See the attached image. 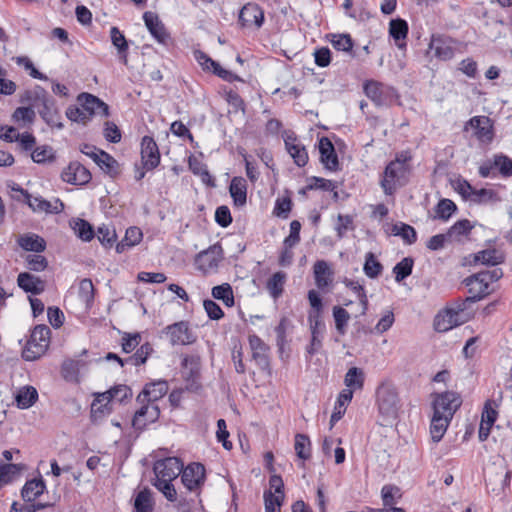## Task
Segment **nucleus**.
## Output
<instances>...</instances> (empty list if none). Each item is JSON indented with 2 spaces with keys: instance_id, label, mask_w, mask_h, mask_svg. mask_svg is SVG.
<instances>
[{
  "instance_id": "5701e85b",
  "label": "nucleus",
  "mask_w": 512,
  "mask_h": 512,
  "mask_svg": "<svg viewBox=\"0 0 512 512\" xmlns=\"http://www.w3.org/2000/svg\"><path fill=\"white\" fill-rule=\"evenodd\" d=\"M459 312L453 309L439 313L434 319V329L438 332H446L460 324Z\"/></svg>"
},
{
  "instance_id": "a19ab883",
  "label": "nucleus",
  "mask_w": 512,
  "mask_h": 512,
  "mask_svg": "<svg viewBox=\"0 0 512 512\" xmlns=\"http://www.w3.org/2000/svg\"><path fill=\"white\" fill-rule=\"evenodd\" d=\"M212 296L217 300H222L228 307L234 305L233 290L230 284L224 283L212 288Z\"/></svg>"
},
{
  "instance_id": "c03bdc74",
  "label": "nucleus",
  "mask_w": 512,
  "mask_h": 512,
  "mask_svg": "<svg viewBox=\"0 0 512 512\" xmlns=\"http://www.w3.org/2000/svg\"><path fill=\"white\" fill-rule=\"evenodd\" d=\"M382 269V264L376 260L374 254L372 252L367 253L363 267L366 276L369 278H376L381 274Z\"/></svg>"
},
{
  "instance_id": "9b49d317",
  "label": "nucleus",
  "mask_w": 512,
  "mask_h": 512,
  "mask_svg": "<svg viewBox=\"0 0 512 512\" xmlns=\"http://www.w3.org/2000/svg\"><path fill=\"white\" fill-rule=\"evenodd\" d=\"M61 178L72 185H84L91 180V173L81 163L75 161L62 171Z\"/></svg>"
},
{
  "instance_id": "bb28decb",
  "label": "nucleus",
  "mask_w": 512,
  "mask_h": 512,
  "mask_svg": "<svg viewBox=\"0 0 512 512\" xmlns=\"http://www.w3.org/2000/svg\"><path fill=\"white\" fill-rule=\"evenodd\" d=\"M17 243L22 249L35 253H41L46 249V241L34 233L21 235Z\"/></svg>"
},
{
  "instance_id": "69168bd1",
  "label": "nucleus",
  "mask_w": 512,
  "mask_h": 512,
  "mask_svg": "<svg viewBox=\"0 0 512 512\" xmlns=\"http://www.w3.org/2000/svg\"><path fill=\"white\" fill-rule=\"evenodd\" d=\"M338 238H343L347 231L353 230V218L350 215L339 214L335 227Z\"/></svg>"
},
{
  "instance_id": "6e6552de",
  "label": "nucleus",
  "mask_w": 512,
  "mask_h": 512,
  "mask_svg": "<svg viewBox=\"0 0 512 512\" xmlns=\"http://www.w3.org/2000/svg\"><path fill=\"white\" fill-rule=\"evenodd\" d=\"M183 485L189 491L199 490L205 482V467L201 463H191L180 473Z\"/></svg>"
},
{
  "instance_id": "f03ea898",
  "label": "nucleus",
  "mask_w": 512,
  "mask_h": 512,
  "mask_svg": "<svg viewBox=\"0 0 512 512\" xmlns=\"http://www.w3.org/2000/svg\"><path fill=\"white\" fill-rule=\"evenodd\" d=\"M411 159L408 154H400L394 161H391L384 172V179L381 185L386 194H392L397 186H402L406 182L408 165Z\"/></svg>"
},
{
  "instance_id": "2f4dec72",
  "label": "nucleus",
  "mask_w": 512,
  "mask_h": 512,
  "mask_svg": "<svg viewBox=\"0 0 512 512\" xmlns=\"http://www.w3.org/2000/svg\"><path fill=\"white\" fill-rule=\"evenodd\" d=\"M25 469L23 464L0 465V488L11 483Z\"/></svg>"
},
{
  "instance_id": "13d9d810",
  "label": "nucleus",
  "mask_w": 512,
  "mask_h": 512,
  "mask_svg": "<svg viewBox=\"0 0 512 512\" xmlns=\"http://www.w3.org/2000/svg\"><path fill=\"white\" fill-rule=\"evenodd\" d=\"M75 233L83 241H90L94 237L92 226L83 219H78L73 227Z\"/></svg>"
},
{
  "instance_id": "473e14b6",
  "label": "nucleus",
  "mask_w": 512,
  "mask_h": 512,
  "mask_svg": "<svg viewBox=\"0 0 512 512\" xmlns=\"http://www.w3.org/2000/svg\"><path fill=\"white\" fill-rule=\"evenodd\" d=\"M95 163L111 177H115L119 173L118 162L105 151H100V155H98Z\"/></svg>"
},
{
  "instance_id": "2eb2a0df",
  "label": "nucleus",
  "mask_w": 512,
  "mask_h": 512,
  "mask_svg": "<svg viewBox=\"0 0 512 512\" xmlns=\"http://www.w3.org/2000/svg\"><path fill=\"white\" fill-rule=\"evenodd\" d=\"M78 101L86 112L89 113L90 119L93 115H99L101 117H107L109 115V106L92 94L82 93L78 96Z\"/></svg>"
},
{
  "instance_id": "8fccbe9b",
  "label": "nucleus",
  "mask_w": 512,
  "mask_h": 512,
  "mask_svg": "<svg viewBox=\"0 0 512 512\" xmlns=\"http://www.w3.org/2000/svg\"><path fill=\"white\" fill-rule=\"evenodd\" d=\"M493 165L503 177L512 176V159L508 156L503 154L494 155Z\"/></svg>"
},
{
  "instance_id": "4be33fe9",
  "label": "nucleus",
  "mask_w": 512,
  "mask_h": 512,
  "mask_svg": "<svg viewBox=\"0 0 512 512\" xmlns=\"http://www.w3.org/2000/svg\"><path fill=\"white\" fill-rule=\"evenodd\" d=\"M17 283L20 288L32 294H40L45 289V282L39 277L28 272H22L17 277Z\"/></svg>"
},
{
  "instance_id": "f704fd0d",
  "label": "nucleus",
  "mask_w": 512,
  "mask_h": 512,
  "mask_svg": "<svg viewBox=\"0 0 512 512\" xmlns=\"http://www.w3.org/2000/svg\"><path fill=\"white\" fill-rule=\"evenodd\" d=\"M346 389L357 390L362 389L364 385V372L358 367L350 368L344 378Z\"/></svg>"
},
{
  "instance_id": "de8ad7c7",
  "label": "nucleus",
  "mask_w": 512,
  "mask_h": 512,
  "mask_svg": "<svg viewBox=\"0 0 512 512\" xmlns=\"http://www.w3.org/2000/svg\"><path fill=\"white\" fill-rule=\"evenodd\" d=\"M113 401V396L111 394V391L108 390L103 393H99L96 395V398L94 399L92 403V412L94 413H105L106 411L109 412L110 409L107 407L110 402Z\"/></svg>"
},
{
  "instance_id": "7c9ffc66",
  "label": "nucleus",
  "mask_w": 512,
  "mask_h": 512,
  "mask_svg": "<svg viewBox=\"0 0 512 512\" xmlns=\"http://www.w3.org/2000/svg\"><path fill=\"white\" fill-rule=\"evenodd\" d=\"M451 419L447 416H439L433 413L430 425V434L433 442H439L449 426Z\"/></svg>"
},
{
  "instance_id": "423d86ee",
  "label": "nucleus",
  "mask_w": 512,
  "mask_h": 512,
  "mask_svg": "<svg viewBox=\"0 0 512 512\" xmlns=\"http://www.w3.org/2000/svg\"><path fill=\"white\" fill-rule=\"evenodd\" d=\"M183 468V463L177 457H167L156 461L154 464V473L156 480L173 481L176 479Z\"/></svg>"
},
{
  "instance_id": "58836bf2",
  "label": "nucleus",
  "mask_w": 512,
  "mask_h": 512,
  "mask_svg": "<svg viewBox=\"0 0 512 512\" xmlns=\"http://www.w3.org/2000/svg\"><path fill=\"white\" fill-rule=\"evenodd\" d=\"M134 508L136 512L153 511V500L150 490L144 489L136 495L134 500Z\"/></svg>"
},
{
  "instance_id": "7ed1b4c3",
  "label": "nucleus",
  "mask_w": 512,
  "mask_h": 512,
  "mask_svg": "<svg viewBox=\"0 0 512 512\" xmlns=\"http://www.w3.org/2000/svg\"><path fill=\"white\" fill-rule=\"evenodd\" d=\"M50 329L46 325H37L28 340L23 351V357L27 361L38 359L45 353L50 343Z\"/></svg>"
},
{
  "instance_id": "39448f33",
  "label": "nucleus",
  "mask_w": 512,
  "mask_h": 512,
  "mask_svg": "<svg viewBox=\"0 0 512 512\" xmlns=\"http://www.w3.org/2000/svg\"><path fill=\"white\" fill-rule=\"evenodd\" d=\"M364 92L376 106L389 105L396 95V91L392 87L374 80H369L364 84Z\"/></svg>"
},
{
  "instance_id": "aec40b11",
  "label": "nucleus",
  "mask_w": 512,
  "mask_h": 512,
  "mask_svg": "<svg viewBox=\"0 0 512 512\" xmlns=\"http://www.w3.org/2000/svg\"><path fill=\"white\" fill-rule=\"evenodd\" d=\"M143 19L152 36L159 43L166 44L167 40L169 39V34L166 31L164 24L160 21L158 15L147 11L144 13Z\"/></svg>"
},
{
  "instance_id": "ea45409f",
  "label": "nucleus",
  "mask_w": 512,
  "mask_h": 512,
  "mask_svg": "<svg viewBox=\"0 0 512 512\" xmlns=\"http://www.w3.org/2000/svg\"><path fill=\"white\" fill-rule=\"evenodd\" d=\"M392 232L395 236H400L407 244H413L417 240V233L415 229L405 223L394 224Z\"/></svg>"
},
{
  "instance_id": "3c124183",
  "label": "nucleus",
  "mask_w": 512,
  "mask_h": 512,
  "mask_svg": "<svg viewBox=\"0 0 512 512\" xmlns=\"http://www.w3.org/2000/svg\"><path fill=\"white\" fill-rule=\"evenodd\" d=\"M294 448L299 458L306 460L310 457V440L306 435L297 434L295 436Z\"/></svg>"
},
{
  "instance_id": "412c9836",
  "label": "nucleus",
  "mask_w": 512,
  "mask_h": 512,
  "mask_svg": "<svg viewBox=\"0 0 512 512\" xmlns=\"http://www.w3.org/2000/svg\"><path fill=\"white\" fill-rule=\"evenodd\" d=\"M160 415L159 407L155 404L143 405L134 415L132 424L136 429L144 428L147 423L155 422Z\"/></svg>"
},
{
  "instance_id": "4c0bfd02",
  "label": "nucleus",
  "mask_w": 512,
  "mask_h": 512,
  "mask_svg": "<svg viewBox=\"0 0 512 512\" xmlns=\"http://www.w3.org/2000/svg\"><path fill=\"white\" fill-rule=\"evenodd\" d=\"M286 274L284 272L274 273L267 281V289L274 299H277L283 292Z\"/></svg>"
},
{
  "instance_id": "09e8293b",
  "label": "nucleus",
  "mask_w": 512,
  "mask_h": 512,
  "mask_svg": "<svg viewBox=\"0 0 512 512\" xmlns=\"http://www.w3.org/2000/svg\"><path fill=\"white\" fill-rule=\"evenodd\" d=\"M94 285L91 279L85 278L82 279L79 283L78 294L79 298L89 306L94 299Z\"/></svg>"
},
{
  "instance_id": "a211bd4d",
  "label": "nucleus",
  "mask_w": 512,
  "mask_h": 512,
  "mask_svg": "<svg viewBox=\"0 0 512 512\" xmlns=\"http://www.w3.org/2000/svg\"><path fill=\"white\" fill-rule=\"evenodd\" d=\"M320 160L326 169L337 171L339 161L332 142L327 137H322L319 141Z\"/></svg>"
},
{
  "instance_id": "4468645a",
  "label": "nucleus",
  "mask_w": 512,
  "mask_h": 512,
  "mask_svg": "<svg viewBox=\"0 0 512 512\" xmlns=\"http://www.w3.org/2000/svg\"><path fill=\"white\" fill-rule=\"evenodd\" d=\"M252 360L263 371L269 370L268 346L256 335L249 336Z\"/></svg>"
},
{
  "instance_id": "bf43d9fd",
  "label": "nucleus",
  "mask_w": 512,
  "mask_h": 512,
  "mask_svg": "<svg viewBox=\"0 0 512 512\" xmlns=\"http://www.w3.org/2000/svg\"><path fill=\"white\" fill-rule=\"evenodd\" d=\"M28 269L36 272L44 271L48 266L47 259L40 254H29L25 257Z\"/></svg>"
},
{
  "instance_id": "a878e982",
  "label": "nucleus",
  "mask_w": 512,
  "mask_h": 512,
  "mask_svg": "<svg viewBox=\"0 0 512 512\" xmlns=\"http://www.w3.org/2000/svg\"><path fill=\"white\" fill-rule=\"evenodd\" d=\"M315 284L319 289L326 288L331 282L333 271L325 260H318L313 266Z\"/></svg>"
},
{
  "instance_id": "72a5a7b5",
  "label": "nucleus",
  "mask_w": 512,
  "mask_h": 512,
  "mask_svg": "<svg viewBox=\"0 0 512 512\" xmlns=\"http://www.w3.org/2000/svg\"><path fill=\"white\" fill-rule=\"evenodd\" d=\"M38 399V392L32 386H26L19 390L16 395L17 406L21 409L31 407Z\"/></svg>"
},
{
  "instance_id": "6e6d98bb",
  "label": "nucleus",
  "mask_w": 512,
  "mask_h": 512,
  "mask_svg": "<svg viewBox=\"0 0 512 512\" xmlns=\"http://www.w3.org/2000/svg\"><path fill=\"white\" fill-rule=\"evenodd\" d=\"M333 317L337 331L343 335L345 333V327L350 319L349 313L344 308L335 306L333 308Z\"/></svg>"
},
{
  "instance_id": "0e129e2a",
  "label": "nucleus",
  "mask_w": 512,
  "mask_h": 512,
  "mask_svg": "<svg viewBox=\"0 0 512 512\" xmlns=\"http://www.w3.org/2000/svg\"><path fill=\"white\" fill-rule=\"evenodd\" d=\"M66 116L69 120L82 124H86L90 120L89 113H87L83 107H68L66 110Z\"/></svg>"
},
{
  "instance_id": "c756f323",
  "label": "nucleus",
  "mask_w": 512,
  "mask_h": 512,
  "mask_svg": "<svg viewBox=\"0 0 512 512\" xmlns=\"http://www.w3.org/2000/svg\"><path fill=\"white\" fill-rule=\"evenodd\" d=\"M353 398V391L351 389H343L337 399V402L334 407V411L331 415L330 423L333 425L337 421H339L346 411L347 404Z\"/></svg>"
},
{
  "instance_id": "79ce46f5",
  "label": "nucleus",
  "mask_w": 512,
  "mask_h": 512,
  "mask_svg": "<svg viewBox=\"0 0 512 512\" xmlns=\"http://www.w3.org/2000/svg\"><path fill=\"white\" fill-rule=\"evenodd\" d=\"M430 49L434 51L435 55L442 59L448 60L453 57V49L446 45L440 37H432Z\"/></svg>"
},
{
  "instance_id": "6ab92c4d",
  "label": "nucleus",
  "mask_w": 512,
  "mask_h": 512,
  "mask_svg": "<svg viewBox=\"0 0 512 512\" xmlns=\"http://www.w3.org/2000/svg\"><path fill=\"white\" fill-rule=\"evenodd\" d=\"M284 142L286 150L293 158L294 163L299 167L305 166L308 162V153L304 145L298 141L294 134L287 135Z\"/></svg>"
},
{
  "instance_id": "37998d69",
  "label": "nucleus",
  "mask_w": 512,
  "mask_h": 512,
  "mask_svg": "<svg viewBox=\"0 0 512 512\" xmlns=\"http://www.w3.org/2000/svg\"><path fill=\"white\" fill-rule=\"evenodd\" d=\"M457 207L455 203L450 199H442L438 202L435 208V218H439L443 221H447L452 214L456 211Z\"/></svg>"
},
{
  "instance_id": "5fc2aeb1",
  "label": "nucleus",
  "mask_w": 512,
  "mask_h": 512,
  "mask_svg": "<svg viewBox=\"0 0 512 512\" xmlns=\"http://www.w3.org/2000/svg\"><path fill=\"white\" fill-rule=\"evenodd\" d=\"M331 43L339 51L351 52L353 48V40L349 34L333 35Z\"/></svg>"
},
{
  "instance_id": "f257e3e1",
  "label": "nucleus",
  "mask_w": 512,
  "mask_h": 512,
  "mask_svg": "<svg viewBox=\"0 0 512 512\" xmlns=\"http://www.w3.org/2000/svg\"><path fill=\"white\" fill-rule=\"evenodd\" d=\"M377 406L383 426L396 420L399 411V398L396 389L390 384H381L376 391Z\"/></svg>"
},
{
  "instance_id": "b1692460",
  "label": "nucleus",
  "mask_w": 512,
  "mask_h": 512,
  "mask_svg": "<svg viewBox=\"0 0 512 512\" xmlns=\"http://www.w3.org/2000/svg\"><path fill=\"white\" fill-rule=\"evenodd\" d=\"M229 192L233 199L234 205L237 207H242L246 204L247 201V183L243 177H233L230 186Z\"/></svg>"
},
{
  "instance_id": "dca6fc26",
  "label": "nucleus",
  "mask_w": 512,
  "mask_h": 512,
  "mask_svg": "<svg viewBox=\"0 0 512 512\" xmlns=\"http://www.w3.org/2000/svg\"><path fill=\"white\" fill-rule=\"evenodd\" d=\"M167 334L173 345H187L195 341L189 330L188 323L181 321L167 327Z\"/></svg>"
},
{
  "instance_id": "052dcab7",
  "label": "nucleus",
  "mask_w": 512,
  "mask_h": 512,
  "mask_svg": "<svg viewBox=\"0 0 512 512\" xmlns=\"http://www.w3.org/2000/svg\"><path fill=\"white\" fill-rule=\"evenodd\" d=\"M345 285L358 295L359 302L362 306L361 314H365L368 309V298L362 285L353 280H346Z\"/></svg>"
},
{
  "instance_id": "c9c22d12",
  "label": "nucleus",
  "mask_w": 512,
  "mask_h": 512,
  "mask_svg": "<svg viewBox=\"0 0 512 512\" xmlns=\"http://www.w3.org/2000/svg\"><path fill=\"white\" fill-rule=\"evenodd\" d=\"M110 37L112 44L117 48L121 61L127 64V50L128 43L125 36L119 31L117 27H112L110 30Z\"/></svg>"
},
{
  "instance_id": "338daca9",
  "label": "nucleus",
  "mask_w": 512,
  "mask_h": 512,
  "mask_svg": "<svg viewBox=\"0 0 512 512\" xmlns=\"http://www.w3.org/2000/svg\"><path fill=\"white\" fill-rule=\"evenodd\" d=\"M300 229L301 224L299 221L293 220L290 223V234L284 240V245L286 248H292L300 241Z\"/></svg>"
},
{
  "instance_id": "49530a36",
  "label": "nucleus",
  "mask_w": 512,
  "mask_h": 512,
  "mask_svg": "<svg viewBox=\"0 0 512 512\" xmlns=\"http://www.w3.org/2000/svg\"><path fill=\"white\" fill-rule=\"evenodd\" d=\"M413 264V259L410 257L403 258L399 263H397L393 268L395 280L397 282H401L408 277L412 273Z\"/></svg>"
},
{
  "instance_id": "20e7f679",
  "label": "nucleus",
  "mask_w": 512,
  "mask_h": 512,
  "mask_svg": "<svg viewBox=\"0 0 512 512\" xmlns=\"http://www.w3.org/2000/svg\"><path fill=\"white\" fill-rule=\"evenodd\" d=\"M461 403V397L457 393L446 391L436 396L433 402V413L452 419L457 409L461 406Z\"/></svg>"
},
{
  "instance_id": "e2e57ef3",
  "label": "nucleus",
  "mask_w": 512,
  "mask_h": 512,
  "mask_svg": "<svg viewBox=\"0 0 512 512\" xmlns=\"http://www.w3.org/2000/svg\"><path fill=\"white\" fill-rule=\"evenodd\" d=\"M15 62L23 66L25 70L29 71V75L32 78L39 79V80H48V77L44 75L43 73L39 72L35 67L32 61L26 57V56H19L15 58Z\"/></svg>"
},
{
  "instance_id": "0eeeda50",
  "label": "nucleus",
  "mask_w": 512,
  "mask_h": 512,
  "mask_svg": "<svg viewBox=\"0 0 512 512\" xmlns=\"http://www.w3.org/2000/svg\"><path fill=\"white\" fill-rule=\"evenodd\" d=\"M474 130L473 135L478 141L482 143H491L494 138V128L492 120L487 116H474L472 117L464 127V130L468 128Z\"/></svg>"
},
{
  "instance_id": "4d7b16f0",
  "label": "nucleus",
  "mask_w": 512,
  "mask_h": 512,
  "mask_svg": "<svg viewBox=\"0 0 512 512\" xmlns=\"http://www.w3.org/2000/svg\"><path fill=\"white\" fill-rule=\"evenodd\" d=\"M25 98L29 101H32L34 106H42L43 103H47L49 100L52 99L48 96L46 90L40 86H36L32 91H27L25 93Z\"/></svg>"
},
{
  "instance_id": "1a4fd4ad",
  "label": "nucleus",
  "mask_w": 512,
  "mask_h": 512,
  "mask_svg": "<svg viewBox=\"0 0 512 512\" xmlns=\"http://www.w3.org/2000/svg\"><path fill=\"white\" fill-rule=\"evenodd\" d=\"M223 259V249L219 244L210 246L207 250L200 252L196 257V265L204 273L217 269Z\"/></svg>"
},
{
  "instance_id": "680f3d73",
  "label": "nucleus",
  "mask_w": 512,
  "mask_h": 512,
  "mask_svg": "<svg viewBox=\"0 0 512 512\" xmlns=\"http://www.w3.org/2000/svg\"><path fill=\"white\" fill-rule=\"evenodd\" d=\"M284 495H274L271 491L265 492V512H280Z\"/></svg>"
},
{
  "instance_id": "774afa93",
  "label": "nucleus",
  "mask_w": 512,
  "mask_h": 512,
  "mask_svg": "<svg viewBox=\"0 0 512 512\" xmlns=\"http://www.w3.org/2000/svg\"><path fill=\"white\" fill-rule=\"evenodd\" d=\"M154 485L169 501L173 502L177 499V492L172 481L155 480Z\"/></svg>"
},
{
  "instance_id": "cd10ccee",
  "label": "nucleus",
  "mask_w": 512,
  "mask_h": 512,
  "mask_svg": "<svg viewBox=\"0 0 512 512\" xmlns=\"http://www.w3.org/2000/svg\"><path fill=\"white\" fill-rule=\"evenodd\" d=\"M45 489L46 484L41 478L32 479L23 486L21 497L25 502H33L44 493Z\"/></svg>"
},
{
  "instance_id": "a18cd8bd",
  "label": "nucleus",
  "mask_w": 512,
  "mask_h": 512,
  "mask_svg": "<svg viewBox=\"0 0 512 512\" xmlns=\"http://www.w3.org/2000/svg\"><path fill=\"white\" fill-rule=\"evenodd\" d=\"M26 203L35 212H49L51 211V204L47 200L39 196H33L27 191L23 192Z\"/></svg>"
},
{
  "instance_id": "c85d7f7f",
  "label": "nucleus",
  "mask_w": 512,
  "mask_h": 512,
  "mask_svg": "<svg viewBox=\"0 0 512 512\" xmlns=\"http://www.w3.org/2000/svg\"><path fill=\"white\" fill-rule=\"evenodd\" d=\"M389 33L395 40L398 48L402 49L406 46L405 39L408 34V24L403 19H393L389 24Z\"/></svg>"
},
{
  "instance_id": "603ef678",
  "label": "nucleus",
  "mask_w": 512,
  "mask_h": 512,
  "mask_svg": "<svg viewBox=\"0 0 512 512\" xmlns=\"http://www.w3.org/2000/svg\"><path fill=\"white\" fill-rule=\"evenodd\" d=\"M32 160L36 163H46L54 160V150L52 147L43 145L34 149L31 154Z\"/></svg>"
},
{
  "instance_id": "ddd939ff",
  "label": "nucleus",
  "mask_w": 512,
  "mask_h": 512,
  "mask_svg": "<svg viewBox=\"0 0 512 512\" xmlns=\"http://www.w3.org/2000/svg\"><path fill=\"white\" fill-rule=\"evenodd\" d=\"M141 158L144 168L148 170L154 169L159 165L160 153L158 146L152 137H143L141 142Z\"/></svg>"
},
{
  "instance_id": "864d4df0",
  "label": "nucleus",
  "mask_w": 512,
  "mask_h": 512,
  "mask_svg": "<svg viewBox=\"0 0 512 512\" xmlns=\"http://www.w3.org/2000/svg\"><path fill=\"white\" fill-rule=\"evenodd\" d=\"M152 351L151 346L148 343L141 345V347L136 351V353L132 356H129L125 359L126 364H131L134 366H139L146 362V359L150 352Z\"/></svg>"
},
{
  "instance_id": "f8f14e48",
  "label": "nucleus",
  "mask_w": 512,
  "mask_h": 512,
  "mask_svg": "<svg viewBox=\"0 0 512 512\" xmlns=\"http://www.w3.org/2000/svg\"><path fill=\"white\" fill-rule=\"evenodd\" d=\"M239 22L243 27L259 29L264 22V12L258 5L248 3L240 10Z\"/></svg>"
},
{
  "instance_id": "f3484780",
  "label": "nucleus",
  "mask_w": 512,
  "mask_h": 512,
  "mask_svg": "<svg viewBox=\"0 0 512 512\" xmlns=\"http://www.w3.org/2000/svg\"><path fill=\"white\" fill-rule=\"evenodd\" d=\"M168 383L165 380H158L146 384L143 391L138 395L137 400L141 403L147 401L156 402L168 392Z\"/></svg>"
},
{
  "instance_id": "393cba45",
  "label": "nucleus",
  "mask_w": 512,
  "mask_h": 512,
  "mask_svg": "<svg viewBox=\"0 0 512 512\" xmlns=\"http://www.w3.org/2000/svg\"><path fill=\"white\" fill-rule=\"evenodd\" d=\"M39 114L42 119L51 128L62 129L63 123L61 122V115L58 109L55 107V101L53 99L43 103L42 108L39 110Z\"/></svg>"
},
{
  "instance_id": "e433bc0d",
  "label": "nucleus",
  "mask_w": 512,
  "mask_h": 512,
  "mask_svg": "<svg viewBox=\"0 0 512 512\" xmlns=\"http://www.w3.org/2000/svg\"><path fill=\"white\" fill-rule=\"evenodd\" d=\"M475 262H480L484 265L495 266L504 262V257L495 249L482 250L475 254Z\"/></svg>"
},
{
  "instance_id": "9d476101",
  "label": "nucleus",
  "mask_w": 512,
  "mask_h": 512,
  "mask_svg": "<svg viewBox=\"0 0 512 512\" xmlns=\"http://www.w3.org/2000/svg\"><path fill=\"white\" fill-rule=\"evenodd\" d=\"M465 285L468 287L470 296L466 299L469 302L479 301L491 293L489 289L490 283L482 274V272L473 274L464 280Z\"/></svg>"
}]
</instances>
